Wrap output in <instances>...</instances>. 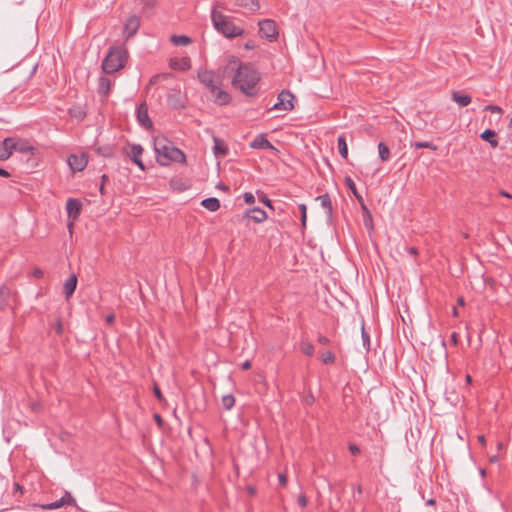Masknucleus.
Segmentation results:
<instances>
[{
  "instance_id": "nucleus-1",
  "label": "nucleus",
  "mask_w": 512,
  "mask_h": 512,
  "mask_svg": "<svg viewBox=\"0 0 512 512\" xmlns=\"http://www.w3.org/2000/svg\"><path fill=\"white\" fill-rule=\"evenodd\" d=\"M224 74L233 73L231 84L249 97L258 95L260 73L251 63H243L238 58L231 56L224 67Z\"/></svg>"
},
{
  "instance_id": "nucleus-2",
  "label": "nucleus",
  "mask_w": 512,
  "mask_h": 512,
  "mask_svg": "<svg viewBox=\"0 0 512 512\" xmlns=\"http://www.w3.org/2000/svg\"><path fill=\"white\" fill-rule=\"evenodd\" d=\"M219 9H224V4L219 1L214 2L210 12L213 28L228 39L242 36L244 29L235 24L232 16L224 14Z\"/></svg>"
},
{
  "instance_id": "nucleus-3",
  "label": "nucleus",
  "mask_w": 512,
  "mask_h": 512,
  "mask_svg": "<svg viewBox=\"0 0 512 512\" xmlns=\"http://www.w3.org/2000/svg\"><path fill=\"white\" fill-rule=\"evenodd\" d=\"M199 82L205 86L213 97V101L217 105H227L231 101L229 93L221 89V79L211 70H200L198 72Z\"/></svg>"
},
{
  "instance_id": "nucleus-4",
  "label": "nucleus",
  "mask_w": 512,
  "mask_h": 512,
  "mask_svg": "<svg viewBox=\"0 0 512 512\" xmlns=\"http://www.w3.org/2000/svg\"><path fill=\"white\" fill-rule=\"evenodd\" d=\"M154 150L156 161L161 166H168L171 162L185 163L186 161L184 152L166 138L155 139Z\"/></svg>"
},
{
  "instance_id": "nucleus-5",
  "label": "nucleus",
  "mask_w": 512,
  "mask_h": 512,
  "mask_svg": "<svg viewBox=\"0 0 512 512\" xmlns=\"http://www.w3.org/2000/svg\"><path fill=\"white\" fill-rule=\"evenodd\" d=\"M128 57L127 50L123 47H112L103 59L102 70L112 74L124 67Z\"/></svg>"
},
{
  "instance_id": "nucleus-6",
  "label": "nucleus",
  "mask_w": 512,
  "mask_h": 512,
  "mask_svg": "<svg viewBox=\"0 0 512 512\" xmlns=\"http://www.w3.org/2000/svg\"><path fill=\"white\" fill-rule=\"evenodd\" d=\"M259 35L270 42L275 41L279 35L277 24L272 19H264L258 22Z\"/></svg>"
},
{
  "instance_id": "nucleus-7",
  "label": "nucleus",
  "mask_w": 512,
  "mask_h": 512,
  "mask_svg": "<svg viewBox=\"0 0 512 512\" xmlns=\"http://www.w3.org/2000/svg\"><path fill=\"white\" fill-rule=\"evenodd\" d=\"M143 147L140 144L128 143L125 147L122 148L123 154L130 158V160L137 165L142 171L145 170V165L141 159L143 154Z\"/></svg>"
},
{
  "instance_id": "nucleus-8",
  "label": "nucleus",
  "mask_w": 512,
  "mask_h": 512,
  "mask_svg": "<svg viewBox=\"0 0 512 512\" xmlns=\"http://www.w3.org/2000/svg\"><path fill=\"white\" fill-rule=\"evenodd\" d=\"M5 144L9 145L8 148L13 152L27 153L32 152V144L27 139H21L18 137H7L5 138Z\"/></svg>"
},
{
  "instance_id": "nucleus-9",
  "label": "nucleus",
  "mask_w": 512,
  "mask_h": 512,
  "mask_svg": "<svg viewBox=\"0 0 512 512\" xmlns=\"http://www.w3.org/2000/svg\"><path fill=\"white\" fill-rule=\"evenodd\" d=\"M294 95L288 90H282L277 98V102L271 107V110L291 111L294 109Z\"/></svg>"
},
{
  "instance_id": "nucleus-10",
  "label": "nucleus",
  "mask_w": 512,
  "mask_h": 512,
  "mask_svg": "<svg viewBox=\"0 0 512 512\" xmlns=\"http://www.w3.org/2000/svg\"><path fill=\"white\" fill-rule=\"evenodd\" d=\"M140 28V18L136 15H131L125 22L123 27V36L125 41L132 38Z\"/></svg>"
},
{
  "instance_id": "nucleus-11",
  "label": "nucleus",
  "mask_w": 512,
  "mask_h": 512,
  "mask_svg": "<svg viewBox=\"0 0 512 512\" xmlns=\"http://www.w3.org/2000/svg\"><path fill=\"white\" fill-rule=\"evenodd\" d=\"M136 118L140 126L147 130H151L153 128V123L148 114V106L146 102L141 103L136 108Z\"/></svg>"
},
{
  "instance_id": "nucleus-12",
  "label": "nucleus",
  "mask_w": 512,
  "mask_h": 512,
  "mask_svg": "<svg viewBox=\"0 0 512 512\" xmlns=\"http://www.w3.org/2000/svg\"><path fill=\"white\" fill-rule=\"evenodd\" d=\"M74 502L75 500L72 495L69 492H65V494L57 501L41 505L34 504V507H40L43 510H53L58 509L64 505H72Z\"/></svg>"
},
{
  "instance_id": "nucleus-13",
  "label": "nucleus",
  "mask_w": 512,
  "mask_h": 512,
  "mask_svg": "<svg viewBox=\"0 0 512 512\" xmlns=\"http://www.w3.org/2000/svg\"><path fill=\"white\" fill-rule=\"evenodd\" d=\"M88 164V157L85 153L80 155L71 154L68 157V165L73 171L81 172L83 171Z\"/></svg>"
},
{
  "instance_id": "nucleus-14",
  "label": "nucleus",
  "mask_w": 512,
  "mask_h": 512,
  "mask_svg": "<svg viewBox=\"0 0 512 512\" xmlns=\"http://www.w3.org/2000/svg\"><path fill=\"white\" fill-rule=\"evenodd\" d=\"M66 210L69 219L76 220L82 210V203L79 199L69 198L66 203Z\"/></svg>"
},
{
  "instance_id": "nucleus-15",
  "label": "nucleus",
  "mask_w": 512,
  "mask_h": 512,
  "mask_svg": "<svg viewBox=\"0 0 512 512\" xmlns=\"http://www.w3.org/2000/svg\"><path fill=\"white\" fill-rule=\"evenodd\" d=\"M243 217L245 219H249L255 223H263L264 221L267 220L268 215H267L266 211H264L263 209H261L259 207H254V208L248 209L245 212Z\"/></svg>"
},
{
  "instance_id": "nucleus-16",
  "label": "nucleus",
  "mask_w": 512,
  "mask_h": 512,
  "mask_svg": "<svg viewBox=\"0 0 512 512\" xmlns=\"http://www.w3.org/2000/svg\"><path fill=\"white\" fill-rule=\"evenodd\" d=\"M250 148L276 150L274 145L267 139L266 134L264 133H261L254 138V140L250 143Z\"/></svg>"
},
{
  "instance_id": "nucleus-17",
  "label": "nucleus",
  "mask_w": 512,
  "mask_h": 512,
  "mask_svg": "<svg viewBox=\"0 0 512 512\" xmlns=\"http://www.w3.org/2000/svg\"><path fill=\"white\" fill-rule=\"evenodd\" d=\"M344 182H345V185L347 186V188L352 192V194L356 197L358 202L361 204V208L368 214L369 218L371 219L370 212L364 203L363 197L358 193L353 179L351 177L347 176V177H345Z\"/></svg>"
},
{
  "instance_id": "nucleus-18",
  "label": "nucleus",
  "mask_w": 512,
  "mask_h": 512,
  "mask_svg": "<svg viewBox=\"0 0 512 512\" xmlns=\"http://www.w3.org/2000/svg\"><path fill=\"white\" fill-rule=\"evenodd\" d=\"M213 142H214L213 153L216 157H224L228 154L229 149H228L226 143L222 139H220L216 136H213Z\"/></svg>"
},
{
  "instance_id": "nucleus-19",
  "label": "nucleus",
  "mask_w": 512,
  "mask_h": 512,
  "mask_svg": "<svg viewBox=\"0 0 512 512\" xmlns=\"http://www.w3.org/2000/svg\"><path fill=\"white\" fill-rule=\"evenodd\" d=\"M77 286V276L75 274H72L68 277V279L65 281L63 286V293L66 297V299H69L73 293L75 292Z\"/></svg>"
},
{
  "instance_id": "nucleus-20",
  "label": "nucleus",
  "mask_w": 512,
  "mask_h": 512,
  "mask_svg": "<svg viewBox=\"0 0 512 512\" xmlns=\"http://www.w3.org/2000/svg\"><path fill=\"white\" fill-rule=\"evenodd\" d=\"M170 67L174 70H182L185 71L191 67V60L189 57L172 58L170 59Z\"/></svg>"
},
{
  "instance_id": "nucleus-21",
  "label": "nucleus",
  "mask_w": 512,
  "mask_h": 512,
  "mask_svg": "<svg viewBox=\"0 0 512 512\" xmlns=\"http://www.w3.org/2000/svg\"><path fill=\"white\" fill-rule=\"evenodd\" d=\"M480 138L484 141H487L492 148L498 147L497 134L492 129H485L481 134Z\"/></svg>"
},
{
  "instance_id": "nucleus-22",
  "label": "nucleus",
  "mask_w": 512,
  "mask_h": 512,
  "mask_svg": "<svg viewBox=\"0 0 512 512\" xmlns=\"http://www.w3.org/2000/svg\"><path fill=\"white\" fill-rule=\"evenodd\" d=\"M111 86H112V83H111L110 79H108L107 77H104V76L100 77L98 79L99 95H101L103 97H107L108 94L110 93Z\"/></svg>"
},
{
  "instance_id": "nucleus-23",
  "label": "nucleus",
  "mask_w": 512,
  "mask_h": 512,
  "mask_svg": "<svg viewBox=\"0 0 512 512\" xmlns=\"http://www.w3.org/2000/svg\"><path fill=\"white\" fill-rule=\"evenodd\" d=\"M316 200H318L321 204V206L324 208L325 213L327 216L331 217L333 213L332 203L331 199L328 193L319 195Z\"/></svg>"
},
{
  "instance_id": "nucleus-24",
  "label": "nucleus",
  "mask_w": 512,
  "mask_h": 512,
  "mask_svg": "<svg viewBox=\"0 0 512 512\" xmlns=\"http://www.w3.org/2000/svg\"><path fill=\"white\" fill-rule=\"evenodd\" d=\"M452 100L455 101L460 107H465L471 103L472 98L468 94H460L457 91H453Z\"/></svg>"
},
{
  "instance_id": "nucleus-25",
  "label": "nucleus",
  "mask_w": 512,
  "mask_h": 512,
  "mask_svg": "<svg viewBox=\"0 0 512 512\" xmlns=\"http://www.w3.org/2000/svg\"><path fill=\"white\" fill-rule=\"evenodd\" d=\"M235 4L251 12H255L260 8L258 0H235Z\"/></svg>"
},
{
  "instance_id": "nucleus-26",
  "label": "nucleus",
  "mask_w": 512,
  "mask_h": 512,
  "mask_svg": "<svg viewBox=\"0 0 512 512\" xmlns=\"http://www.w3.org/2000/svg\"><path fill=\"white\" fill-rule=\"evenodd\" d=\"M201 205L211 212H215L220 208V201L218 198L209 197L202 200Z\"/></svg>"
},
{
  "instance_id": "nucleus-27",
  "label": "nucleus",
  "mask_w": 512,
  "mask_h": 512,
  "mask_svg": "<svg viewBox=\"0 0 512 512\" xmlns=\"http://www.w3.org/2000/svg\"><path fill=\"white\" fill-rule=\"evenodd\" d=\"M170 42L176 46H187L192 43V39L186 35H172Z\"/></svg>"
},
{
  "instance_id": "nucleus-28",
  "label": "nucleus",
  "mask_w": 512,
  "mask_h": 512,
  "mask_svg": "<svg viewBox=\"0 0 512 512\" xmlns=\"http://www.w3.org/2000/svg\"><path fill=\"white\" fill-rule=\"evenodd\" d=\"M68 113L71 117L83 120L86 117L85 109L80 105H74L69 108Z\"/></svg>"
},
{
  "instance_id": "nucleus-29",
  "label": "nucleus",
  "mask_w": 512,
  "mask_h": 512,
  "mask_svg": "<svg viewBox=\"0 0 512 512\" xmlns=\"http://www.w3.org/2000/svg\"><path fill=\"white\" fill-rule=\"evenodd\" d=\"M337 145L340 155L344 158H348V146L344 135H340L337 139Z\"/></svg>"
},
{
  "instance_id": "nucleus-30",
  "label": "nucleus",
  "mask_w": 512,
  "mask_h": 512,
  "mask_svg": "<svg viewBox=\"0 0 512 512\" xmlns=\"http://www.w3.org/2000/svg\"><path fill=\"white\" fill-rule=\"evenodd\" d=\"M10 289L6 286L0 287V309H4L8 304Z\"/></svg>"
},
{
  "instance_id": "nucleus-31",
  "label": "nucleus",
  "mask_w": 512,
  "mask_h": 512,
  "mask_svg": "<svg viewBox=\"0 0 512 512\" xmlns=\"http://www.w3.org/2000/svg\"><path fill=\"white\" fill-rule=\"evenodd\" d=\"M378 152H379V157L382 161H388L389 158H390V149L389 147L384 143V142H380L378 144Z\"/></svg>"
},
{
  "instance_id": "nucleus-32",
  "label": "nucleus",
  "mask_w": 512,
  "mask_h": 512,
  "mask_svg": "<svg viewBox=\"0 0 512 512\" xmlns=\"http://www.w3.org/2000/svg\"><path fill=\"white\" fill-rule=\"evenodd\" d=\"M8 146L9 145L5 144V139L2 142H0V160L1 161L8 159L12 155L11 150L8 148Z\"/></svg>"
},
{
  "instance_id": "nucleus-33",
  "label": "nucleus",
  "mask_w": 512,
  "mask_h": 512,
  "mask_svg": "<svg viewBox=\"0 0 512 512\" xmlns=\"http://www.w3.org/2000/svg\"><path fill=\"white\" fill-rule=\"evenodd\" d=\"M222 405L226 410H230L235 405V397L232 394L224 395Z\"/></svg>"
},
{
  "instance_id": "nucleus-34",
  "label": "nucleus",
  "mask_w": 512,
  "mask_h": 512,
  "mask_svg": "<svg viewBox=\"0 0 512 512\" xmlns=\"http://www.w3.org/2000/svg\"><path fill=\"white\" fill-rule=\"evenodd\" d=\"M412 147L416 148V149H422V148H426V149H431V150H437V146L431 142H414L411 144Z\"/></svg>"
},
{
  "instance_id": "nucleus-35",
  "label": "nucleus",
  "mask_w": 512,
  "mask_h": 512,
  "mask_svg": "<svg viewBox=\"0 0 512 512\" xmlns=\"http://www.w3.org/2000/svg\"><path fill=\"white\" fill-rule=\"evenodd\" d=\"M258 200L263 203L265 206H267L270 209H274V206L272 204V201L268 198V196L261 191H257Z\"/></svg>"
},
{
  "instance_id": "nucleus-36",
  "label": "nucleus",
  "mask_w": 512,
  "mask_h": 512,
  "mask_svg": "<svg viewBox=\"0 0 512 512\" xmlns=\"http://www.w3.org/2000/svg\"><path fill=\"white\" fill-rule=\"evenodd\" d=\"M300 348L301 351L307 356H312L314 354V346L310 342H301Z\"/></svg>"
},
{
  "instance_id": "nucleus-37",
  "label": "nucleus",
  "mask_w": 512,
  "mask_h": 512,
  "mask_svg": "<svg viewBox=\"0 0 512 512\" xmlns=\"http://www.w3.org/2000/svg\"><path fill=\"white\" fill-rule=\"evenodd\" d=\"M335 359V355L331 351H326L321 354V360L324 364H333Z\"/></svg>"
},
{
  "instance_id": "nucleus-38",
  "label": "nucleus",
  "mask_w": 512,
  "mask_h": 512,
  "mask_svg": "<svg viewBox=\"0 0 512 512\" xmlns=\"http://www.w3.org/2000/svg\"><path fill=\"white\" fill-rule=\"evenodd\" d=\"M97 152L102 155L103 157H112L113 156V151H112V148L109 147V146H105V147H98L97 148Z\"/></svg>"
},
{
  "instance_id": "nucleus-39",
  "label": "nucleus",
  "mask_w": 512,
  "mask_h": 512,
  "mask_svg": "<svg viewBox=\"0 0 512 512\" xmlns=\"http://www.w3.org/2000/svg\"><path fill=\"white\" fill-rule=\"evenodd\" d=\"M153 392H154L155 397L158 399V401H160V402L165 401V398L157 384L154 385Z\"/></svg>"
},
{
  "instance_id": "nucleus-40",
  "label": "nucleus",
  "mask_w": 512,
  "mask_h": 512,
  "mask_svg": "<svg viewBox=\"0 0 512 512\" xmlns=\"http://www.w3.org/2000/svg\"><path fill=\"white\" fill-rule=\"evenodd\" d=\"M484 110L485 111H490V112H496V113H502V108L497 106V105H493V104H489L487 106L484 107Z\"/></svg>"
},
{
  "instance_id": "nucleus-41",
  "label": "nucleus",
  "mask_w": 512,
  "mask_h": 512,
  "mask_svg": "<svg viewBox=\"0 0 512 512\" xmlns=\"http://www.w3.org/2000/svg\"><path fill=\"white\" fill-rule=\"evenodd\" d=\"M243 198H244L245 203H247V204H253L255 202V197L250 192H245L243 194Z\"/></svg>"
},
{
  "instance_id": "nucleus-42",
  "label": "nucleus",
  "mask_w": 512,
  "mask_h": 512,
  "mask_svg": "<svg viewBox=\"0 0 512 512\" xmlns=\"http://www.w3.org/2000/svg\"><path fill=\"white\" fill-rule=\"evenodd\" d=\"M362 340H363V345L366 346V345H369L370 343V337H369V334L365 331L364 329V325L362 326Z\"/></svg>"
},
{
  "instance_id": "nucleus-43",
  "label": "nucleus",
  "mask_w": 512,
  "mask_h": 512,
  "mask_svg": "<svg viewBox=\"0 0 512 512\" xmlns=\"http://www.w3.org/2000/svg\"><path fill=\"white\" fill-rule=\"evenodd\" d=\"M349 451L351 452L352 455H359L360 454V448L356 445V444H350L349 445Z\"/></svg>"
},
{
  "instance_id": "nucleus-44",
  "label": "nucleus",
  "mask_w": 512,
  "mask_h": 512,
  "mask_svg": "<svg viewBox=\"0 0 512 512\" xmlns=\"http://www.w3.org/2000/svg\"><path fill=\"white\" fill-rule=\"evenodd\" d=\"M55 331L58 335H61L63 333V325L60 319H57Z\"/></svg>"
},
{
  "instance_id": "nucleus-45",
  "label": "nucleus",
  "mask_w": 512,
  "mask_h": 512,
  "mask_svg": "<svg viewBox=\"0 0 512 512\" xmlns=\"http://www.w3.org/2000/svg\"><path fill=\"white\" fill-rule=\"evenodd\" d=\"M308 503V500L306 498V496L304 494H301L299 497H298V504L301 506V507H305Z\"/></svg>"
},
{
  "instance_id": "nucleus-46",
  "label": "nucleus",
  "mask_w": 512,
  "mask_h": 512,
  "mask_svg": "<svg viewBox=\"0 0 512 512\" xmlns=\"http://www.w3.org/2000/svg\"><path fill=\"white\" fill-rule=\"evenodd\" d=\"M317 341L322 344V345H328L330 344V340L326 337V336H323V335H320L317 339Z\"/></svg>"
},
{
  "instance_id": "nucleus-47",
  "label": "nucleus",
  "mask_w": 512,
  "mask_h": 512,
  "mask_svg": "<svg viewBox=\"0 0 512 512\" xmlns=\"http://www.w3.org/2000/svg\"><path fill=\"white\" fill-rule=\"evenodd\" d=\"M278 479H279V482H280L281 485H283V486L286 485V483H287V476L285 474L280 473L278 475Z\"/></svg>"
},
{
  "instance_id": "nucleus-48",
  "label": "nucleus",
  "mask_w": 512,
  "mask_h": 512,
  "mask_svg": "<svg viewBox=\"0 0 512 512\" xmlns=\"http://www.w3.org/2000/svg\"><path fill=\"white\" fill-rule=\"evenodd\" d=\"M114 321H115L114 314H109V315L106 316L107 324L112 325L114 323Z\"/></svg>"
},
{
  "instance_id": "nucleus-49",
  "label": "nucleus",
  "mask_w": 512,
  "mask_h": 512,
  "mask_svg": "<svg viewBox=\"0 0 512 512\" xmlns=\"http://www.w3.org/2000/svg\"><path fill=\"white\" fill-rule=\"evenodd\" d=\"M306 221H307V212H304L303 214H301V225H302L303 229L306 227Z\"/></svg>"
},
{
  "instance_id": "nucleus-50",
  "label": "nucleus",
  "mask_w": 512,
  "mask_h": 512,
  "mask_svg": "<svg viewBox=\"0 0 512 512\" xmlns=\"http://www.w3.org/2000/svg\"><path fill=\"white\" fill-rule=\"evenodd\" d=\"M154 420L161 427L163 424L162 417L159 414H154Z\"/></svg>"
},
{
  "instance_id": "nucleus-51",
  "label": "nucleus",
  "mask_w": 512,
  "mask_h": 512,
  "mask_svg": "<svg viewBox=\"0 0 512 512\" xmlns=\"http://www.w3.org/2000/svg\"><path fill=\"white\" fill-rule=\"evenodd\" d=\"M451 342L454 344V345H457L458 343V334L456 332H453L451 334Z\"/></svg>"
},
{
  "instance_id": "nucleus-52",
  "label": "nucleus",
  "mask_w": 512,
  "mask_h": 512,
  "mask_svg": "<svg viewBox=\"0 0 512 512\" xmlns=\"http://www.w3.org/2000/svg\"><path fill=\"white\" fill-rule=\"evenodd\" d=\"M43 276L42 270L34 268V278H41Z\"/></svg>"
},
{
  "instance_id": "nucleus-53",
  "label": "nucleus",
  "mask_w": 512,
  "mask_h": 512,
  "mask_svg": "<svg viewBox=\"0 0 512 512\" xmlns=\"http://www.w3.org/2000/svg\"><path fill=\"white\" fill-rule=\"evenodd\" d=\"M0 176L3 178H8V177H10V173L5 169L0 168Z\"/></svg>"
},
{
  "instance_id": "nucleus-54",
  "label": "nucleus",
  "mask_w": 512,
  "mask_h": 512,
  "mask_svg": "<svg viewBox=\"0 0 512 512\" xmlns=\"http://www.w3.org/2000/svg\"><path fill=\"white\" fill-rule=\"evenodd\" d=\"M241 366H242V369H244V370H248V369H250V368H251V362H250L249 360H246V361H244V362L242 363V365H241Z\"/></svg>"
},
{
  "instance_id": "nucleus-55",
  "label": "nucleus",
  "mask_w": 512,
  "mask_h": 512,
  "mask_svg": "<svg viewBox=\"0 0 512 512\" xmlns=\"http://www.w3.org/2000/svg\"><path fill=\"white\" fill-rule=\"evenodd\" d=\"M408 252L412 255V256H416L418 255V249L416 247H410L408 248Z\"/></svg>"
},
{
  "instance_id": "nucleus-56",
  "label": "nucleus",
  "mask_w": 512,
  "mask_h": 512,
  "mask_svg": "<svg viewBox=\"0 0 512 512\" xmlns=\"http://www.w3.org/2000/svg\"><path fill=\"white\" fill-rule=\"evenodd\" d=\"M300 213L303 214L304 212H307V206L305 204H299L298 206Z\"/></svg>"
},
{
  "instance_id": "nucleus-57",
  "label": "nucleus",
  "mask_w": 512,
  "mask_h": 512,
  "mask_svg": "<svg viewBox=\"0 0 512 512\" xmlns=\"http://www.w3.org/2000/svg\"><path fill=\"white\" fill-rule=\"evenodd\" d=\"M500 195L503 196V197L512 198V195L509 192L505 191V190H501L500 191Z\"/></svg>"
},
{
  "instance_id": "nucleus-58",
  "label": "nucleus",
  "mask_w": 512,
  "mask_h": 512,
  "mask_svg": "<svg viewBox=\"0 0 512 512\" xmlns=\"http://www.w3.org/2000/svg\"><path fill=\"white\" fill-rule=\"evenodd\" d=\"M478 441H479L482 445H485V436H484V435H479V436H478Z\"/></svg>"
},
{
  "instance_id": "nucleus-59",
  "label": "nucleus",
  "mask_w": 512,
  "mask_h": 512,
  "mask_svg": "<svg viewBox=\"0 0 512 512\" xmlns=\"http://www.w3.org/2000/svg\"><path fill=\"white\" fill-rule=\"evenodd\" d=\"M465 380L467 384H470L472 382V378L469 374L466 375Z\"/></svg>"
},
{
  "instance_id": "nucleus-60",
  "label": "nucleus",
  "mask_w": 512,
  "mask_h": 512,
  "mask_svg": "<svg viewBox=\"0 0 512 512\" xmlns=\"http://www.w3.org/2000/svg\"><path fill=\"white\" fill-rule=\"evenodd\" d=\"M426 503L427 505H435L436 501L434 499H429Z\"/></svg>"
},
{
  "instance_id": "nucleus-61",
  "label": "nucleus",
  "mask_w": 512,
  "mask_h": 512,
  "mask_svg": "<svg viewBox=\"0 0 512 512\" xmlns=\"http://www.w3.org/2000/svg\"><path fill=\"white\" fill-rule=\"evenodd\" d=\"M217 187L220 188V189H223L225 191L228 190V187L226 185H224V184H219Z\"/></svg>"
},
{
  "instance_id": "nucleus-62",
  "label": "nucleus",
  "mask_w": 512,
  "mask_h": 512,
  "mask_svg": "<svg viewBox=\"0 0 512 512\" xmlns=\"http://www.w3.org/2000/svg\"><path fill=\"white\" fill-rule=\"evenodd\" d=\"M146 6H148V7H154V3H153V2H151V1H149V2H147V3H146Z\"/></svg>"
},
{
  "instance_id": "nucleus-63",
  "label": "nucleus",
  "mask_w": 512,
  "mask_h": 512,
  "mask_svg": "<svg viewBox=\"0 0 512 512\" xmlns=\"http://www.w3.org/2000/svg\"><path fill=\"white\" fill-rule=\"evenodd\" d=\"M490 461H491V462H495V461H497V456H493V457H491Z\"/></svg>"
},
{
  "instance_id": "nucleus-64",
  "label": "nucleus",
  "mask_w": 512,
  "mask_h": 512,
  "mask_svg": "<svg viewBox=\"0 0 512 512\" xmlns=\"http://www.w3.org/2000/svg\"><path fill=\"white\" fill-rule=\"evenodd\" d=\"M458 303H459L460 305H463V304H464V300H463L462 298H459Z\"/></svg>"
}]
</instances>
